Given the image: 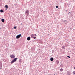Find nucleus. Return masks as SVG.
I'll return each instance as SVG.
<instances>
[{"mask_svg": "<svg viewBox=\"0 0 75 75\" xmlns=\"http://www.w3.org/2000/svg\"><path fill=\"white\" fill-rule=\"evenodd\" d=\"M25 14L27 15L28 16V15L29 14V11L28 10H27L25 11Z\"/></svg>", "mask_w": 75, "mask_h": 75, "instance_id": "f257e3e1", "label": "nucleus"}, {"mask_svg": "<svg viewBox=\"0 0 75 75\" xmlns=\"http://www.w3.org/2000/svg\"><path fill=\"white\" fill-rule=\"evenodd\" d=\"M21 35L20 34L19 35L17 36H16V38L17 39H18V38H19L21 37Z\"/></svg>", "mask_w": 75, "mask_h": 75, "instance_id": "f03ea898", "label": "nucleus"}, {"mask_svg": "<svg viewBox=\"0 0 75 75\" xmlns=\"http://www.w3.org/2000/svg\"><path fill=\"white\" fill-rule=\"evenodd\" d=\"M10 57L11 58H15V56H14V54L11 55Z\"/></svg>", "mask_w": 75, "mask_h": 75, "instance_id": "7ed1b4c3", "label": "nucleus"}, {"mask_svg": "<svg viewBox=\"0 0 75 75\" xmlns=\"http://www.w3.org/2000/svg\"><path fill=\"white\" fill-rule=\"evenodd\" d=\"M18 58H15L13 60L15 62H16V61H17V59Z\"/></svg>", "mask_w": 75, "mask_h": 75, "instance_id": "20e7f679", "label": "nucleus"}, {"mask_svg": "<svg viewBox=\"0 0 75 75\" xmlns=\"http://www.w3.org/2000/svg\"><path fill=\"white\" fill-rule=\"evenodd\" d=\"M30 37H29L27 38V40H28V41H30Z\"/></svg>", "mask_w": 75, "mask_h": 75, "instance_id": "39448f33", "label": "nucleus"}, {"mask_svg": "<svg viewBox=\"0 0 75 75\" xmlns=\"http://www.w3.org/2000/svg\"><path fill=\"white\" fill-rule=\"evenodd\" d=\"M54 60V58H53L52 57L51 58H50V60L51 61H53Z\"/></svg>", "mask_w": 75, "mask_h": 75, "instance_id": "423d86ee", "label": "nucleus"}, {"mask_svg": "<svg viewBox=\"0 0 75 75\" xmlns=\"http://www.w3.org/2000/svg\"><path fill=\"white\" fill-rule=\"evenodd\" d=\"M1 21H2V22H4V19L2 18L1 19Z\"/></svg>", "mask_w": 75, "mask_h": 75, "instance_id": "0eeeda50", "label": "nucleus"}, {"mask_svg": "<svg viewBox=\"0 0 75 75\" xmlns=\"http://www.w3.org/2000/svg\"><path fill=\"white\" fill-rule=\"evenodd\" d=\"M56 62H57V64H59V61H58V60H57Z\"/></svg>", "mask_w": 75, "mask_h": 75, "instance_id": "6e6552de", "label": "nucleus"}, {"mask_svg": "<svg viewBox=\"0 0 75 75\" xmlns=\"http://www.w3.org/2000/svg\"><path fill=\"white\" fill-rule=\"evenodd\" d=\"M0 12L1 13H3V12H4V11L3 10H0Z\"/></svg>", "mask_w": 75, "mask_h": 75, "instance_id": "1a4fd4ad", "label": "nucleus"}, {"mask_svg": "<svg viewBox=\"0 0 75 75\" xmlns=\"http://www.w3.org/2000/svg\"><path fill=\"white\" fill-rule=\"evenodd\" d=\"M63 71V69L62 68L60 69V71H61V72H62Z\"/></svg>", "mask_w": 75, "mask_h": 75, "instance_id": "9d476101", "label": "nucleus"}, {"mask_svg": "<svg viewBox=\"0 0 75 75\" xmlns=\"http://www.w3.org/2000/svg\"><path fill=\"white\" fill-rule=\"evenodd\" d=\"M15 62L13 61V60L11 62V63H14V62Z\"/></svg>", "mask_w": 75, "mask_h": 75, "instance_id": "9b49d317", "label": "nucleus"}, {"mask_svg": "<svg viewBox=\"0 0 75 75\" xmlns=\"http://www.w3.org/2000/svg\"><path fill=\"white\" fill-rule=\"evenodd\" d=\"M5 7H6L7 8H8V6L7 5H6Z\"/></svg>", "mask_w": 75, "mask_h": 75, "instance_id": "f8f14e48", "label": "nucleus"}, {"mask_svg": "<svg viewBox=\"0 0 75 75\" xmlns=\"http://www.w3.org/2000/svg\"><path fill=\"white\" fill-rule=\"evenodd\" d=\"M31 37H34V35L33 34L31 35Z\"/></svg>", "mask_w": 75, "mask_h": 75, "instance_id": "ddd939ff", "label": "nucleus"}, {"mask_svg": "<svg viewBox=\"0 0 75 75\" xmlns=\"http://www.w3.org/2000/svg\"><path fill=\"white\" fill-rule=\"evenodd\" d=\"M73 74H75V71L73 72Z\"/></svg>", "mask_w": 75, "mask_h": 75, "instance_id": "4468645a", "label": "nucleus"}, {"mask_svg": "<svg viewBox=\"0 0 75 75\" xmlns=\"http://www.w3.org/2000/svg\"><path fill=\"white\" fill-rule=\"evenodd\" d=\"M67 57H68V58H71V57H70L68 56H67Z\"/></svg>", "mask_w": 75, "mask_h": 75, "instance_id": "2eb2a0df", "label": "nucleus"}, {"mask_svg": "<svg viewBox=\"0 0 75 75\" xmlns=\"http://www.w3.org/2000/svg\"><path fill=\"white\" fill-rule=\"evenodd\" d=\"M56 8H58V6H56Z\"/></svg>", "mask_w": 75, "mask_h": 75, "instance_id": "dca6fc26", "label": "nucleus"}, {"mask_svg": "<svg viewBox=\"0 0 75 75\" xmlns=\"http://www.w3.org/2000/svg\"><path fill=\"white\" fill-rule=\"evenodd\" d=\"M14 29H16V26L14 27Z\"/></svg>", "mask_w": 75, "mask_h": 75, "instance_id": "f3484780", "label": "nucleus"}, {"mask_svg": "<svg viewBox=\"0 0 75 75\" xmlns=\"http://www.w3.org/2000/svg\"><path fill=\"white\" fill-rule=\"evenodd\" d=\"M33 38L35 39V38H36V37H34Z\"/></svg>", "mask_w": 75, "mask_h": 75, "instance_id": "a211bd4d", "label": "nucleus"}, {"mask_svg": "<svg viewBox=\"0 0 75 75\" xmlns=\"http://www.w3.org/2000/svg\"><path fill=\"white\" fill-rule=\"evenodd\" d=\"M35 35H36V34H35Z\"/></svg>", "mask_w": 75, "mask_h": 75, "instance_id": "6ab92c4d", "label": "nucleus"}, {"mask_svg": "<svg viewBox=\"0 0 75 75\" xmlns=\"http://www.w3.org/2000/svg\"><path fill=\"white\" fill-rule=\"evenodd\" d=\"M0 69H1V68H0Z\"/></svg>", "mask_w": 75, "mask_h": 75, "instance_id": "aec40b11", "label": "nucleus"}, {"mask_svg": "<svg viewBox=\"0 0 75 75\" xmlns=\"http://www.w3.org/2000/svg\"><path fill=\"white\" fill-rule=\"evenodd\" d=\"M74 69H75V67H74Z\"/></svg>", "mask_w": 75, "mask_h": 75, "instance_id": "412c9836", "label": "nucleus"}, {"mask_svg": "<svg viewBox=\"0 0 75 75\" xmlns=\"http://www.w3.org/2000/svg\"><path fill=\"white\" fill-rule=\"evenodd\" d=\"M71 30H72V29H71Z\"/></svg>", "mask_w": 75, "mask_h": 75, "instance_id": "4be33fe9", "label": "nucleus"}, {"mask_svg": "<svg viewBox=\"0 0 75 75\" xmlns=\"http://www.w3.org/2000/svg\"><path fill=\"white\" fill-rule=\"evenodd\" d=\"M69 13H70V12H69Z\"/></svg>", "mask_w": 75, "mask_h": 75, "instance_id": "5701e85b", "label": "nucleus"}, {"mask_svg": "<svg viewBox=\"0 0 75 75\" xmlns=\"http://www.w3.org/2000/svg\"><path fill=\"white\" fill-rule=\"evenodd\" d=\"M69 13H70V12H69Z\"/></svg>", "mask_w": 75, "mask_h": 75, "instance_id": "b1692460", "label": "nucleus"}]
</instances>
